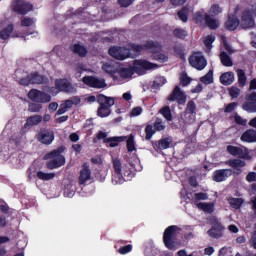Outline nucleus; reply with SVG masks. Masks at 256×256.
Here are the masks:
<instances>
[{"instance_id": "09e8293b", "label": "nucleus", "mask_w": 256, "mask_h": 256, "mask_svg": "<svg viewBox=\"0 0 256 256\" xmlns=\"http://www.w3.org/2000/svg\"><path fill=\"white\" fill-rule=\"evenodd\" d=\"M180 83L183 87H187L191 83V77H188L186 73H182L180 75Z\"/></svg>"}, {"instance_id": "aec40b11", "label": "nucleus", "mask_w": 256, "mask_h": 256, "mask_svg": "<svg viewBox=\"0 0 256 256\" xmlns=\"http://www.w3.org/2000/svg\"><path fill=\"white\" fill-rule=\"evenodd\" d=\"M196 207L199 209V211H203L208 215L215 213V202H198L196 203Z\"/></svg>"}, {"instance_id": "1a4fd4ad", "label": "nucleus", "mask_w": 256, "mask_h": 256, "mask_svg": "<svg viewBox=\"0 0 256 256\" xmlns=\"http://www.w3.org/2000/svg\"><path fill=\"white\" fill-rule=\"evenodd\" d=\"M112 163L115 171V175L112 181L113 183H115V185H119L123 182V165L121 164V159L119 158H113Z\"/></svg>"}, {"instance_id": "0e129e2a", "label": "nucleus", "mask_w": 256, "mask_h": 256, "mask_svg": "<svg viewBox=\"0 0 256 256\" xmlns=\"http://www.w3.org/2000/svg\"><path fill=\"white\" fill-rule=\"evenodd\" d=\"M109 135L108 132H105L103 130H100L98 133H97V139L101 140L103 139V141H105V139H107V136Z\"/></svg>"}, {"instance_id": "f257e3e1", "label": "nucleus", "mask_w": 256, "mask_h": 256, "mask_svg": "<svg viewBox=\"0 0 256 256\" xmlns=\"http://www.w3.org/2000/svg\"><path fill=\"white\" fill-rule=\"evenodd\" d=\"M157 67L156 64H153L146 60H136L134 61V65L128 68H119L116 73L119 75L120 79H131L135 73L141 75L143 71L147 69H155Z\"/></svg>"}, {"instance_id": "7ed1b4c3", "label": "nucleus", "mask_w": 256, "mask_h": 256, "mask_svg": "<svg viewBox=\"0 0 256 256\" xmlns=\"http://www.w3.org/2000/svg\"><path fill=\"white\" fill-rule=\"evenodd\" d=\"M180 232L181 229L177 226H170L164 231L163 242L165 244V247H167V249H170V251L175 250V237H177Z\"/></svg>"}, {"instance_id": "c03bdc74", "label": "nucleus", "mask_w": 256, "mask_h": 256, "mask_svg": "<svg viewBox=\"0 0 256 256\" xmlns=\"http://www.w3.org/2000/svg\"><path fill=\"white\" fill-rule=\"evenodd\" d=\"M215 42V36L208 35L204 38V45L207 47V49H211L213 47V43Z\"/></svg>"}, {"instance_id": "052dcab7", "label": "nucleus", "mask_w": 256, "mask_h": 256, "mask_svg": "<svg viewBox=\"0 0 256 256\" xmlns=\"http://www.w3.org/2000/svg\"><path fill=\"white\" fill-rule=\"evenodd\" d=\"M156 131H165V124H163V121L157 120L154 124Z\"/></svg>"}, {"instance_id": "4d7b16f0", "label": "nucleus", "mask_w": 256, "mask_h": 256, "mask_svg": "<svg viewBox=\"0 0 256 256\" xmlns=\"http://www.w3.org/2000/svg\"><path fill=\"white\" fill-rule=\"evenodd\" d=\"M33 23H35V21H33L32 18H24L21 21V26L22 27H31V25H33Z\"/></svg>"}, {"instance_id": "bf43d9fd", "label": "nucleus", "mask_w": 256, "mask_h": 256, "mask_svg": "<svg viewBox=\"0 0 256 256\" xmlns=\"http://www.w3.org/2000/svg\"><path fill=\"white\" fill-rule=\"evenodd\" d=\"M194 20L196 23H203V21H205V15L203 16L201 12H196L194 14Z\"/></svg>"}, {"instance_id": "ea45409f", "label": "nucleus", "mask_w": 256, "mask_h": 256, "mask_svg": "<svg viewBox=\"0 0 256 256\" xmlns=\"http://www.w3.org/2000/svg\"><path fill=\"white\" fill-rule=\"evenodd\" d=\"M221 13H223V9L217 4L212 5L209 9V15H212V17H215Z\"/></svg>"}, {"instance_id": "39448f33", "label": "nucleus", "mask_w": 256, "mask_h": 256, "mask_svg": "<svg viewBox=\"0 0 256 256\" xmlns=\"http://www.w3.org/2000/svg\"><path fill=\"white\" fill-rule=\"evenodd\" d=\"M132 51H136V53H141V51H150V53H155L156 51H161L162 46L157 42H147L144 46L141 44H132L131 46Z\"/></svg>"}, {"instance_id": "5fc2aeb1", "label": "nucleus", "mask_w": 256, "mask_h": 256, "mask_svg": "<svg viewBox=\"0 0 256 256\" xmlns=\"http://www.w3.org/2000/svg\"><path fill=\"white\" fill-rule=\"evenodd\" d=\"M133 249V246L131 245H126L121 248H119L118 253L121 255H127V253H130V251Z\"/></svg>"}, {"instance_id": "c85d7f7f", "label": "nucleus", "mask_w": 256, "mask_h": 256, "mask_svg": "<svg viewBox=\"0 0 256 256\" xmlns=\"http://www.w3.org/2000/svg\"><path fill=\"white\" fill-rule=\"evenodd\" d=\"M99 103L103 107H107L109 109L110 107H113V105H115V100H113V98H109L105 95H100L99 96Z\"/></svg>"}, {"instance_id": "4468645a", "label": "nucleus", "mask_w": 256, "mask_h": 256, "mask_svg": "<svg viewBox=\"0 0 256 256\" xmlns=\"http://www.w3.org/2000/svg\"><path fill=\"white\" fill-rule=\"evenodd\" d=\"M55 87L58 91H62L64 93H76L77 87L73 86L65 79H60L55 81Z\"/></svg>"}, {"instance_id": "f8f14e48", "label": "nucleus", "mask_w": 256, "mask_h": 256, "mask_svg": "<svg viewBox=\"0 0 256 256\" xmlns=\"http://www.w3.org/2000/svg\"><path fill=\"white\" fill-rule=\"evenodd\" d=\"M12 9L19 13L20 15H26L33 9V5L29 4V2H25L23 0H15L12 3Z\"/></svg>"}, {"instance_id": "72a5a7b5", "label": "nucleus", "mask_w": 256, "mask_h": 256, "mask_svg": "<svg viewBox=\"0 0 256 256\" xmlns=\"http://www.w3.org/2000/svg\"><path fill=\"white\" fill-rule=\"evenodd\" d=\"M220 60L224 67H233V60L231 59V57H229V55H227V53L222 52L220 54Z\"/></svg>"}, {"instance_id": "603ef678", "label": "nucleus", "mask_w": 256, "mask_h": 256, "mask_svg": "<svg viewBox=\"0 0 256 256\" xmlns=\"http://www.w3.org/2000/svg\"><path fill=\"white\" fill-rule=\"evenodd\" d=\"M28 109L31 111V113H39V111L43 109V106L41 104L32 103L29 105Z\"/></svg>"}, {"instance_id": "412c9836", "label": "nucleus", "mask_w": 256, "mask_h": 256, "mask_svg": "<svg viewBox=\"0 0 256 256\" xmlns=\"http://www.w3.org/2000/svg\"><path fill=\"white\" fill-rule=\"evenodd\" d=\"M227 165H229V167H232L233 169H235L236 171L234 172L236 175H241V173L243 172V167H245L246 163L245 161L241 160V159H234V160H229L228 162H226Z\"/></svg>"}, {"instance_id": "4be33fe9", "label": "nucleus", "mask_w": 256, "mask_h": 256, "mask_svg": "<svg viewBox=\"0 0 256 256\" xmlns=\"http://www.w3.org/2000/svg\"><path fill=\"white\" fill-rule=\"evenodd\" d=\"M102 70L109 75H112L113 79H117L115 73H117V63L113 61L106 62L102 65Z\"/></svg>"}, {"instance_id": "c9c22d12", "label": "nucleus", "mask_w": 256, "mask_h": 256, "mask_svg": "<svg viewBox=\"0 0 256 256\" xmlns=\"http://www.w3.org/2000/svg\"><path fill=\"white\" fill-rule=\"evenodd\" d=\"M72 51L79 57H85L87 55V49L79 44L72 46Z\"/></svg>"}, {"instance_id": "20e7f679", "label": "nucleus", "mask_w": 256, "mask_h": 256, "mask_svg": "<svg viewBox=\"0 0 256 256\" xmlns=\"http://www.w3.org/2000/svg\"><path fill=\"white\" fill-rule=\"evenodd\" d=\"M189 63L191 67H194V69L198 71H203V69L207 67V60L201 52H194L189 58Z\"/></svg>"}, {"instance_id": "f03ea898", "label": "nucleus", "mask_w": 256, "mask_h": 256, "mask_svg": "<svg viewBox=\"0 0 256 256\" xmlns=\"http://www.w3.org/2000/svg\"><path fill=\"white\" fill-rule=\"evenodd\" d=\"M63 151H65L64 147H60L52 152L46 154L44 159L47 160L46 167L47 169H59V167H63L65 165V156H63Z\"/></svg>"}, {"instance_id": "e2e57ef3", "label": "nucleus", "mask_w": 256, "mask_h": 256, "mask_svg": "<svg viewBox=\"0 0 256 256\" xmlns=\"http://www.w3.org/2000/svg\"><path fill=\"white\" fill-rule=\"evenodd\" d=\"M222 45L228 53H233V50L231 49V46L227 43V39L225 37H222Z\"/></svg>"}, {"instance_id": "5701e85b", "label": "nucleus", "mask_w": 256, "mask_h": 256, "mask_svg": "<svg viewBox=\"0 0 256 256\" xmlns=\"http://www.w3.org/2000/svg\"><path fill=\"white\" fill-rule=\"evenodd\" d=\"M240 139L244 143H256V131L253 129L246 130Z\"/></svg>"}, {"instance_id": "bb28decb", "label": "nucleus", "mask_w": 256, "mask_h": 256, "mask_svg": "<svg viewBox=\"0 0 256 256\" xmlns=\"http://www.w3.org/2000/svg\"><path fill=\"white\" fill-rule=\"evenodd\" d=\"M240 25L239 19H237V17L232 16L229 17L227 22H226V29H228V31H235V29H237Z\"/></svg>"}, {"instance_id": "2eb2a0df", "label": "nucleus", "mask_w": 256, "mask_h": 256, "mask_svg": "<svg viewBox=\"0 0 256 256\" xmlns=\"http://www.w3.org/2000/svg\"><path fill=\"white\" fill-rule=\"evenodd\" d=\"M169 101H177L179 105H185V101H187V96H185V93L181 91V88L179 86H175L173 92L168 96Z\"/></svg>"}, {"instance_id": "de8ad7c7", "label": "nucleus", "mask_w": 256, "mask_h": 256, "mask_svg": "<svg viewBox=\"0 0 256 256\" xmlns=\"http://www.w3.org/2000/svg\"><path fill=\"white\" fill-rule=\"evenodd\" d=\"M194 199L195 201H207V199H209V194L198 192L194 194Z\"/></svg>"}, {"instance_id": "37998d69", "label": "nucleus", "mask_w": 256, "mask_h": 256, "mask_svg": "<svg viewBox=\"0 0 256 256\" xmlns=\"http://www.w3.org/2000/svg\"><path fill=\"white\" fill-rule=\"evenodd\" d=\"M99 117H109L111 115V110L107 106H102L98 108Z\"/></svg>"}, {"instance_id": "3c124183", "label": "nucleus", "mask_w": 256, "mask_h": 256, "mask_svg": "<svg viewBox=\"0 0 256 256\" xmlns=\"http://www.w3.org/2000/svg\"><path fill=\"white\" fill-rule=\"evenodd\" d=\"M145 133H146V139L149 141L153 135H155V130L153 129L152 125H147L145 128Z\"/></svg>"}, {"instance_id": "0eeeda50", "label": "nucleus", "mask_w": 256, "mask_h": 256, "mask_svg": "<svg viewBox=\"0 0 256 256\" xmlns=\"http://www.w3.org/2000/svg\"><path fill=\"white\" fill-rule=\"evenodd\" d=\"M28 98L31 101H35L36 103H50L51 102V95L41 92L39 90L32 89L28 93Z\"/></svg>"}, {"instance_id": "a211bd4d", "label": "nucleus", "mask_w": 256, "mask_h": 256, "mask_svg": "<svg viewBox=\"0 0 256 256\" xmlns=\"http://www.w3.org/2000/svg\"><path fill=\"white\" fill-rule=\"evenodd\" d=\"M232 175L233 170L231 169L216 170L213 174V180L216 181V183H221L222 181L229 179Z\"/></svg>"}, {"instance_id": "7c9ffc66", "label": "nucleus", "mask_w": 256, "mask_h": 256, "mask_svg": "<svg viewBox=\"0 0 256 256\" xmlns=\"http://www.w3.org/2000/svg\"><path fill=\"white\" fill-rule=\"evenodd\" d=\"M30 81L33 85H41V83L47 82V78H45L37 73H32V74H30Z\"/></svg>"}, {"instance_id": "473e14b6", "label": "nucleus", "mask_w": 256, "mask_h": 256, "mask_svg": "<svg viewBox=\"0 0 256 256\" xmlns=\"http://www.w3.org/2000/svg\"><path fill=\"white\" fill-rule=\"evenodd\" d=\"M36 175L41 181H51V179H55L56 174L55 172L45 173L43 171H38Z\"/></svg>"}, {"instance_id": "393cba45", "label": "nucleus", "mask_w": 256, "mask_h": 256, "mask_svg": "<svg viewBox=\"0 0 256 256\" xmlns=\"http://www.w3.org/2000/svg\"><path fill=\"white\" fill-rule=\"evenodd\" d=\"M204 23L209 27V29H219V20L213 18L209 14H205Z\"/></svg>"}, {"instance_id": "a19ab883", "label": "nucleus", "mask_w": 256, "mask_h": 256, "mask_svg": "<svg viewBox=\"0 0 256 256\" xmlns=\"http://www.w3.org/2000/svg\"><path fill=\"white\" fill-rule=\"evenodd\" d=\"M159 149H169L171 147V139L163 138L158 142Z\"/></svg>"}, {"instance_id": "c756f323", "label": "nucleus", "mask_w": 256, "mask_h": 256, "mask_svg": "<svg viewBox=\"0 0 256 256\" xmlns=\"http://www.w3.org/2000/svg\"><path fill=\"white\" fill-rule=\"evenodd\" d=\"M127 137L121 136V137H112V138H107L104 140V143H109V147H117L119 143L125 141Z\"/></svg>"}, {"instance_id": "9d476101", "label": "nucleus", "mask_w": 256, "mask_h": 256, "mask_svg": "<svg viewBox=\"0 0 256 256\" xmlns=\"http://www.w3.org/2000/svg\"><path fill=\"white\" fill-rule=\"evenodd\" d=\"M253 10L245 11L241 16L240 27L242 29H251L255 27V20H253Z\"/></svg>"}, {"instance_id": "13d9d810", "label": "nucleus", "mask_w": 256, "mask_h": 256, "mask_svg": "<svg viewBox=\"0 0 256 256\" xmlns=\"http://www.w3.org/2000/svg\"><path fill=\"white\" fill-rule=\"evenodd\" d=\"M178 17L183 23H187V9L178 12Z\"/></svg>"}, {"instance_id": "f704fd0d", "label": "nucleus", "mask_w": 256, "mask_h": 256, "mask_svg": "<svg viewBox=\"0 0 256 256\" xmlns=\"http://www.w3.org/2000/svg\"><path fill=\"white\" fill-rule=\"evenodd\" d=\"M236 73L238 75V83L240 87H245L247 85V76L245 75V71L238 69Z\"/></svg>"}, {"instance_id": "a878e982", "label": "nucleus", "mask_w": 256, "mask_h": 256, "mask_svg": "<svg viewBox=\"0 0 256 256\" xmlns=\"http://www.w3.org/2000/svg\"><path fill=\"white\" fill-rule=\"evenodd\" d=\"M42 121L43 117L41 115H34L26 120L24 127L26 129L27 127H35V125H39V123H41Z\"/></svg>"}, {"instance_id": "49530a36", "label": "nucleus", "mask_w": 256, "mask_h": 256, "mask_svg": "<svg viewBox=\"0 0 256 256\" xmlns=\"http://www.w3.org/2000/svg\"><path fill=\"white\" fill-rule=\"evenodd\" d=\"M127 149L130 153L135 151V139L133 138V135H130L127 139Z\"/></svg>"}, {"instance_id": "423d86ee", "label": "nucleus", "mask_w": 256, "mask_h": 256, "mask_svg": "<svg viewBox=\"0 0 256 256\" xmlns=\"http://www.w3.org/2000/svg\"><path fill=\"white\" fill-rule=\"evenodd\" d=\"M109 55L118 61H125L131 57V51L123 47H112L108 51Z\"/></svg>"}, {"instance_id": "f3484780", "label": "nucleus", "mask_w": 256, "mask_h": 256, "mask_svg": "<svg viewBox=\"0 0 256 256\" xmlns=\"http://www.w3.org/2000/svg\"><path fill=\"white\" fill-rule=\"evenodd\" d=\"M195 111H197V106L195 102L189 101L186 105L184 117L188 123H193L195 121Z\"/></svg>"}, {"instance_id": "a18cd8bd", "label": "nucleus", "mask_w": 256, "mask_h": 256, "mask_svg": "<svg viewBox=\"0 0 256 256\" xmlns=\"http://www.w3.org/2000/svg\"><path fill=\"white\" fill-rule=\"evenodd\" d=\"M229 94H230V97H232V99H237V97L241 95V89L235 86H232L231 88H229Z\"/></svg>"}, {"instance_id": "9b49d317", "label": "nucleus", "mask_w": 256, "mask_h": 256, "mask_svg": "<svg viewBox=\"0 0 256 256\" xmlns=\"http://www.w3.org/2000/svg\"><path fill=\"white\" fill-rule=\"evenodd\" d=\"M82 81L83 83H85V85H88V87H93L94 89H103V87H107V84L105 83V79L103 78L85 76L82 79Z\"/></svg>"}, {"instance_id": "cd10ccee", "label": "nucleus", "mask_w": 256, "mask_h": 256, "mask_svg": "<svg viewBox=\"0 0 256 256\" xmlns=\"http://www.w3.org/2000/svg\"><path fill=\"white\" fill-rule=\"evenodd\" d=\"M227 151L228 153H230V155H233L234 157H243V155H245L243 147L227 146Z\"/></svg>"}, {"instance_id": "79ce46f5", "label": "nucleus", "mask_w": 256, "mask_h": 256, "mask_svg": "<svg viewBox=\"0 0 256 256\" xmlns=\"http://www.w3.org/2000/svg\"><path fill=\"white\" fill-rule=\"evenodd\" d=\"M200 81L205 83V85H209L213 83V70H210L205 76H203Z\"/></svg>"}, {"instance_id": "6e6552de", "label": "nucleus", "mask_w": 256, "mask_h": 256, "mask_svg": "<svg viewBox=\"0 0 256 256\" xmlns=\"http://www.w3.org/2000/svg\"><path fill=\"white\" fill-rule=\"evenodd\" d=\"M210 223L212 228L208 230V235L213 237L214 239H219V237L223 236V225L219 222V220L215 217L210 218Z\"/></svg>"}, {"instance_id": "e433bc0d", "label": "nucleus", "mask_w": 256, "mask_h": 256, "mask_svg": "<svg viewBox=\"0 0 256 256\" xmlns=\"http://www.w3.org/2000/svg\"><path fill=\"white\" fill-rule=\"evenodd\" d=\"M13 33V24L8 25L5 29L0 31V39H9Z\"/></svg>"}, {"instance_id": "b1692460", "label": "nucleus", "mask_w": 256, "mask_h": 256, "mask_svg": "<svg viewBox=\"0 0 256 256\" xmlns=\"http://www.w3.org/2000/svg\"><path fill=\"white\" fill-rule=\"evenodd\" d=\"M220 82L222 85H233L235 82V73L233 72H225L220 76Z\"/></svg>"}, {"instance_id": "2f4dec72", "label": "nucleus", "mask_w": 256, "mask_h": 256, "mask_svg": "<svg viewBox=\"0 0 256 256\" xmlns=\"http://www.w3.org/2000/svg\"><path fill=\"white\" fill-rule=\"evenodd\" d=\"M228 203L230 205V207H232V209H241V205H243V203H245V201L243 200V198H228Z\"/></svg>"}, {"instance_id": "864d4df0", "label": "nucleus", "mask_w": 256, "mask_h": 256, "mask_svg": "<svg viewBox=\"0 0 256 256\" xmlns=\"http://www.w3.org/2000/svg\"><path fill=\"white\" fill-rule=\"evenodd\" d=\"M234 121L235 123H237V125H243V126L247 125V119H244L239 114L234 115Z\"/></svg>"}, {"instance_id": "680f3d73", "label": "nucleus", "mask_w": 256, "mask_h": 256, "mask_svg": "<svg viewBox=\"0 0 256 256\" xmlns=\"http://www.w3.org/2000/svg\"><path fill=\"white\" fill-rule=\"evenodd\" d=\"M236 108H237V103L232 102L226 106L225 113H231V112L235 111Z\"/></svg>"}, {"instance_id": "dca6fc26", "label": "nucleus", "mask_w": 256, "mask_h": 256, "mask_svg": "<svg viewBox=\"0 0 256 256\" xmlns=\"http://www.w3.org/2000/svg\"><path fill=\"white\" fill-rule=\"evenodd\" d=\"M242 109L247 113H256V92L247 96L246 102L242 105Z\"/></svg>"}, {"instance_id": "69168bd1", "label": "nucleus", "mask_w": 256, "mask_h": 256, "mask_svg": "<svg viewBox=\"0 0 256 256\" xmlns=\"http://www.w3.org/2000/svg\"><path fill=\"white\" fill-rule=\"evenodd\" d=\"M143 113V109L141 107H136L131 111V116L132 117H137Z\"/></svg>"}, {"instance_id": "58836bf2", "label": "nucleus", "mask_w": 256, "mask_h": 256, "mask_svg": "<svg viewBox=\"0 0 256 256\" xmlns=\"http://www.w3.org/2000/svg\"><path fill=\"white\" fill-rule=\"evenodd\" d=\"M159 51L161 50H157L156 52L153 53L154 59H156V61H159L160 63H167V61H169V57L165 54L159 53Z\"/></svg>"}, {"instance_id": "6e6d98bb", "label": "nucleus", "mask_w": 256, "mask_h": 256, "mask_svg": "<svg viewBox=\"0 0 256 256\" xmlns=\"http://www.w3.org/2000/svg\"><path fill=\"white\" fill-rule=\"evenodd\" d=\"M247 183H255L256 182V172H249L246 175Z\"/></svg>"}, {"instance_id": "4c0bfd02", "label": "nucleus", "mask_w": 256, "mask_h": 256, "mask_svg": "<svg viewBox=\"0 0 256 256\" xmlns=\"http://www.w3.org/2000/svg\"><path fill=\"white\" fill-rule=\"evenodd\" d=\"M161 115L165 118L166 121H172L173 116L171 115V109L169 106H165L162 109H160Z\"/></svg>"}, {"instance_id": "338daca9", "label": "nucleus", "mask_w": 256, "mask_h": 256, "mask_svg": "<svg viewBox=\"0 0 256 256\" xmlns=\"http://www.w3.org/2000/svg\"><path fill=\"white\" fill-rule=\"evenodd\" d=\"M118 3L120 7H129V5L133 4V0H119Z\"/></svg>"}, {"instance_id": "8fccbe9b", "label": "nucleus", "mask_w": 256, "mask_h": 256, "mask_svg": "<svg viewBox=\"0 0 256 256\" xmlns=\"http://www.w3.org/2000/svg\"><path fill=\"white\" fill-rule=\"evenodd\" d=\"M173 33L175 37H178V39H185V37H187V31L181 28L175 29Z\"/></svg>"}, {"instance_id": "6ab92c4d", "label": "nucleus", "mask_w": 256, "mask_h": 256, "mask_svg": "<svg viewBox=\"0 0 256 256\" xmlns=\"http://www.w3.org/2000/svg\"><path fill=\"white\" fill-rule=\"evenodd\" d=\"M87 181H91V168H89V164H84L79 176L80 185H84Z\"/></svg>"}, {"instance_id": "774afa93", "label": "nucleus", "mask_w": 256, "mask_h": 256, "mask_svg": "<svg viewBox=\"0 0 256 256\" xmlns=\"http://www.w3.org/2000/svg\"><path fill=\"white\" fill-rule=\"evenodd\" d=\"M249 245L253 247V249H256V234H254L251 239L249 240Z\"/></svg>"}, {"instance_id": "ddd939ff", "label": "nucleus", "mask_w": 256, "mask_h": 256, "mask_svg": "<svg viewBox=\"0 0 256 256\" xmlns=\"http://www.w3.org/2000/svg\"><path fill=\"white\" fill-rule=\"evenodd\" d=\"M37 140L43 145H51L55 141V132L53 130H41L37 134Z\"/></svg>"}]
</instances>
